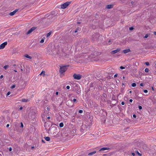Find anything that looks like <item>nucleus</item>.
<instances>
[{"instance_id": "nucleus-63", "label": "nucleus", "mask_w": 156, "mask_h": 156, "mask_svg": "<svg viewBox=\"0 0 156 156\" xmlns=\"http://www.w3.org/2000/svg\"><path fill=\"white\" fill-rule=\"evenodd\" d=\"M155 65H156V64H155Z\"/></svg>"}, {"instance_id": "nucleus-14", "label": "nucleus", "mask_w": 156, "mask_h": 156, "mask_svg": "<svg viewBox=\"0 0 156 156\" xmlns=\"http://www.w3.org/2000/svg\"><path fill=\"white\" fill-rule=\"evenodd\" d=\"M44 138L47 141H49L50 140V138L48 136L44 137Z\"/></svg>"}, {"instance_id": "nucleus-29", "label": "nucleus", "mask_w": 156, "mask_h": 156, "mask_svg": "<svg viewBox=\"0 0 156 156\" xmlns=\"http://www.w3.org/2000/svg\"><path fill=\"white\" fill-rule=\"evenodd\" d=\"M136 152L140 156H141V154H140L137 151H136Z\"/></svg>"}, {"instance_id": "nucleus-44", "label": "nucleus", "mask_w": 156, "mask_h": 156, "mask_svg": "<svg viewBox=\"0 0 156 156\" xmlns=\"http://www.w3.org/2000/svg\"><path fill=\"white\" fill-rule=\"evenodd\" d=\"M133 100L132 99H130L129 100V101L130 102H132V101H133Z\"/></svg>"}, {"instance_id": "nucleus-56", "label": "nucleus", "mask_w": 156, "mask_h": 156, "mask_svg": "<svg viewBox=\"0 0 156 156\" xmlns=\"http://www.w3.org/2000/svg\"><path fill=\"white\" fill-rule=\"evenodd\" d=\"M125 77L124 76L122 77V79L124 80L125 79Z\"/></svg>"}, {"instance_id": "nucleus-47", "label": "nucleus", "mask_w": 156, "mask_h": 156, "mask_svg": "<svg viewBox=\"0 0 156 156\" xmlns=\"http://www.w3.org/2000/svg\"><path fill=\"white\" fill-rule=\"evenodd\" d=\"M23 108V107H20V109H20V110H22V109Z\"/></svg>"}, {"instance_id": "nucleus-45", "label": "nucleus", "mask_w": 156, "mask_h": 156, "mask_svg": "<svg viewBox=\"0 0 156 156\" xmlns=\"http://www.w3.org/2000/svg\"><path fill=\"white\" fill-rule=\"evenodd\" d=\"M132 154L133 156H135V154L134 153H132Z\"/></svg>"}, {"instance_id": "nucleus-61", "label": "nucleus", "mask_w": 156, "mask_h": 156, "mask_svg": "<svg viewBox=\"0 0 156 156\" xmlns=\"http://www.w3.org/2000/svg\"><path fill=\"white\" fill-rule=\"evenodd\" d=\"M122 85H124V83H122Z\"/></svg>"}, {"instance_id": "nucleus-12", "label": "nucleus", "mask_w": 156, "mask_h": 156, "mask_svg": "<svg viewBox=\"0 0 156 156\" xmlns=\"http://www.w3.org/2000/svg\"><path fill=\"white\" fill-rule=\"evenodd\" d=\"M113 7V5H108L107 6V8L108 9H110L112 8Z\"/></svg>"}, {"instance_id": "nucleus-13", "label": "nucleus", "mask_w": 156, "mask_h": 156, "mask_svg": "<svg viewBox=\"0 0 156 156\" xmlns=\"http://www.w3.org/2000/svg\"><path fill=\"white\" fill-rule=\"evenodd\" d=\"M96 153V151H93L88 154V155H92Z\"/></svg>"}, {"instance_id": "nucleus-21", "label": "nucleus", "mask_w": 156, "mask_h": 156, "mask_svg": "<svg viewBox=\"0 0 156 156\" xmlns=\"http://www.w3.org/2000/svg\"><path fill=\"white\" fill-rule=\"evenodd\" d=\"M9 67V66L8 65H5L4 66V68L5 69H6L7 68Z\"/></svg>"}, {"instance_id": "nucleus-2", "label": "nucleus", "mask_w": 156, "mask_h": 156, "mask_svg": "<svg viewBox=\"0 0 156 156\" xmlns=\"http://www.w3.org/2000/svg\"><path fill=\"white\" fill-rule=\"evenodd\" d=\"M71 2H67L61 5V8L63 9L66 8Z\"/></svg>"}, {"instance_id": "nucleus-50", "label": "nucleus", "mask_w": 156, "mask_h": 156, "mask_svg": "<svg viewBox=\"0 0 156 156\" xmlns=\"http://www.w3.org/2000/svg\"><path fill=\"white\" fill-rule=\"evenodd\" d=\"M58 92H57L56 93V95H58Z\"/></svg>"}, {"instance_id": "nucleus-55", "label": "nucleus", "mask_w": 156, "mask_h": 156, "mask_svg": "<svg viewBox=\"0 0 156 156\" xmlns=\"http://www.w3.org/2000/svg\"><path fill=\"white\" fill-rule=\"evenodd\" d=\"M14 71H15L16 72H17V70H16L14 69Z\"/></svg>"}, {"instance_id": "nucleus-43", "label": "nucleus", "mask_w": 156, "mask_h": 156, "mask_svg": "<svg viewBox=\"0 0 156 156\" xmlns=\"http://www.w3.org/2000/svg\"><path fill=\"white\" fill-rule=\"evenodd\" d=\"M3 75H1V76H0V78L1 79H2L3 78Z\"/></svg>"}, {"instance_id": "nucleus-40", "label": "nucleus", "mask_w": 156, "mask_h": 156, "mask_svg": "<svg viewBox=\"0 0 156 156\" xmlns=\"http://www.w3.org/2000/svg\"><path fill=\"white\" fill-rule=\"evenodd\" d=\"M121 104L122 105H124V104H125V103L124 101H122V102H121Z\"/></svg>"}, {"instance_id": "nucleus-28", "label": "nucleus", "mask_w": 156, "mask_h": 156, "mask_svg": "<svg viewBox=\"0 0 156 156\" xmlns=\"http://www.w3.org/2000/svg\"><path fill=\"white\" fill-rule=\"evenodd\" d=\"M79 28H77L76 29V30L74 32L75 33H76L77 32L78 30H79Z\"/></svg>"}, {"instance_id": "nucleus-41", "label": "nucleus", "mask_w": 156, "mask_h": 156, "mask_svg": "<svg viewBox=\"0 0 156 156\" xmlns=\"http://www.w3.org/2000/svg\"><path fill=\"white\" fill-rule=\"evenodd\" d=\"M140 85L141 86H142V87H143L144 86V84L143 83H141L140 84Z\"/></svg>"}, {"instance_id": "nucleus-22", "label": "nucleus", "mask_w": 156, "mask_h": 156, "mask_svg": "<svg viewBox=\"0 0 156 156\" xmlns=\"http://www.w3.org/2000/svg\"><path fill=\"white\" fill-rule=\"evenodd\" d=\"M146 72V73H148V72H149V69L147 68H146L145 69V70H144Z\"/></svg>"}, {"instance_id": "nucleus-18", "label": "nucleus", "mask_w": 156, "mask_h": 156, "mask_svg": "<svg viewBox=\"0 0 156 156\" xmlns=\"http://www.w3.org/2000/svg\"><path fill=\"white\" fill-rule=\"evenodd\" d=\"M51 31L49 32L47 34H46V37H48L49 36H50V35L51 34Z\"/></svg>"}, {"instance_id": "nucleus-60", "label": "nucleus", "mask_w": 156, "mask_h": 156, "mask_svg": "<svg viewBox=\"0 0 156 156\" xmlns=\"http://www.w3.org/2000/svg\"><path fill=\"white\" fill-rule=\"evenodd\" d=\"M152 89L153 90H154V88H153V87H152Z\"/></svg>"}, {"instance_id": "nucleus-36", "label": "nucleus", "mask_w": 156, "mask_h": 156, "mask_svg": "<svg viewBox=\"0 0 156 156\" xmlns=\"http://www.w3.org/2000/svg\"><path fill=\"white\" fill-rule=\"evenodd\" d=\"M133 117L134 118H136V116L135 114L133 115Z\"/></svg>"}, {"instance_id": "nucleus-51", "label": "nucleus", "mask_w": 156, "mask_h": 156, "mask_svg": "<svg viewBox=\"0 0 156 156\" xmlns=\"http://www.w3.org/2000/svg\"><path fill=\"white\" fill-rule=\"evenodd\" d=\"M9 124H7V125H6V127H9Z\"/></svg>"}, {"instance_id": "nucleus-25", "label": "nucleus", "mask_w": 156, "mask_h": 156, "mask_svg": "<svg viewBox=\"0 0 156 156\" xmlns=\"http://www.w3.org/2000/svg\"><path fill=\"white\" fill-rule=\"evenodd\" d=\"M23 123L21 122V126H20V127H21L22 128H23Z\"/></svg>"}, {"instance_id": "nucleus-34", "label": "nucleus", "mask_w": 156, "mask_h": 156, "mask_svg": "<svg viewBox=\"0 0 156 156\" xmlns=\"http://www.w3.org/2000/svg\"><path fill=\"white\" fill-rule=\"evenodd\" d=\"M139 108L140 110H141L142 109V107L141 106H139Z\"/></svg>"}, {"instance_id": "nucleus-37", "label": "nucleus", "mask_w": 156, "mask_h": 156, "mask_svg": "<svg viewBox=\"0 0 156 156\" xmlns=\"http://www.w3.org/2000/svg\"><path fill=\"white\" fill-rule=\"evenodd\" d=\"M15 85H12V87H11L12 88H15Z\"/></svg>"}, {"instance_id": "nucleus-15", "label": "nucleus", "mask_w": 156, "mask_h": 156, "mask_svg": "<svg viewBox=\"0 0 156 156\" xmlns=\"http://www.w3.org/2000/svg\"><path fill=\"white\" fill-rule=\"evenodd\" d=\"M24 56L25 57L27 58H30V59H31L32 58V57L29 56L27 54H26L24 55Z\"/></svg>"}, {"instance_id": "nucleus-5", "label": "nucleus", "mask_w": 156, "mask_h": 156, "mask_svg": "<svg viewBox=\"0 0 156 156\" xmlns=\"http://www.w3.org/2000/svg\"><path fill=\"white\" fill-rule=\"evenodd\" d=\"M37 28V27H32L30 29L28 32L26 33L27 35L30 34L34 30H35Z\"/></svg>"}, {"instance_id": "nucleus-59", "label": "nucleus", "mask_w": 156, "mask_h": 156, "mask_svg": "<svg viewBox=\"0 0 156 156\" xmlns=\"http://www.w3.org/2000/svg\"><path fill=\"white\" fill-rule=\"evenodd\" d=\"M129 93H132V91H130L129 92Z\"/></svg>"}, {"instance_id": "nucleus-52", "label": "nucleus", "mask_w": 156, "mask_h": 156, "mask_svg": "<svg viewBox=\"0 0 156 156\" xmlns=\"http://www.w3.org/2000/svg\"><path fill=\"white\" fill-rule=\"evenodd\" d=\"M47 109L48 110H50V108H49L48 107H47Z\"/></svg>"}, {"instance_id": "nucleus-16", "label": "nucleus", "mask_w": 156, "mask_h": 156, "mask_svg": "<svg viewBox=\"0 0 156 156\" xmlns=\"http://www.w3.org/2000/svg\"><path fill=\"white\" fill-rule=\"evenodd\" d=\"M29 101L28 99H23L22 100V101L23 102H27Z\"/></svg>"}, {"instance_id": "nucleus-3", "label": "nucleus", "mask_w": 156, "mask_h": 156, "mask_svg": "<svg viewBox=\"0 0 156 156\" xmlns=\"http://www.w3.org/2000/svg\"><path fill=\"white\" fill-rule=\"evenodd\" d=\"M74 79L77 80H79L81 79L82 77V76L80 74H74L73 76Z\"/></svg>"}, {"instance_id": "nucleus-26", "label": "nucleus", "mask_w": 156, "mask_h": 156, "mask_svg": "<svg viewBox=\"0 0 156 156\" xmlns=\"http://www.w3.org/2000/svg\"><path fill=\"white\" fill-rule=\"evenodd\" d=\"M44 40L43 39H42L40 41L41 43H43L44 42Z\"/></svg>"}, {"instance_id": "nucleus-42", "label": "nucleus", "mask_w": 156, "mask_h": 156, "mask_svg": "<svg viewBox=\"0 0 156 156\" xmlns=\"http://www.w3.org/2000/svg\"><path fill=\"white\" fill-rule=\"evenodd\" d=\"M12 148L11 147H9V151H12Z\"/></svg>"}, {"instance_id": "nucleus-62", "label": "nucleus", "mask_w": 156, "mask_h": 156, "mask_svg": "<svg viewBox=\"0 0 156 156\" xmlns=\"http://www.w3.org/2000/svg\"><path fill=\"white\" fill-rule=\"evenodd\" d=\"M110 42V40H109V42Z\"/></svg>"}, {"instance_id": "nucleus-54", "label": "nucleus", "mask_w": 156, "mask_h": 156, "mask_svg": "<svg viewBox=\"0 0 156 156\" xmlns=\"http://www.w3.org/2000/svg\"><path fill=\"white\" fill-rule=\"evenodd\" d=\"M50 117H49H49H47V119H50Z\"/></svg>"}, {"instance_id": "nucleus-57", "label": "nucleus", "mask_w": 156, "mask_h": 156, "mask_svg": "<svg viewBox=\"0 0 156 156\" xmlns=\"http://www.w3.org/2000/svg\"><path fill=\"white\" fill-rule=\"evenodd\" d=\"M34 148V147H31V148H32V149H33V148Z\"/></svg>"}, {"instance_id": "nucleus-1", "label": "nucleus", "mask_w": 156, "mask_h": 156, "mask_svg": "<svg viewBox=\"0 0 156 156\" xmlns=\"http://www.w3.org/2000/svg\"><path fill=\"white\" fill-rule=\"evenodd\" d=\"M57 11H53L51 13L50 15L48 16V19H55L57 15Z\"/></svg>"}, {"instance_id": "nucleus-58", "label": "nucleus", "mask_w": 156, "mask_h": 156, "mask_svg": "<svg viewBox=\"0 0 156 156\" xmlns=\"http://www.w3.org/2000/svg\"><path fill=\"white\" fill-rule=\"evenodd\" d=\"M77 23L78 24H80V22H77Z\"/></svg>"}, {"instance_id": "nucleus-20", "label": "nucleus", "mask_w": 156, "mask_h": 156, "mask_svg": "<svg viewBox=\"0 0 156 156\" xmlns=\"http://www.w3.org/2000/svg\"><path fill=\"white\" fill-rule=\"evenodd\" d=\"M136 85V83H133L132 84V87H135Z\"/></svg>"}, {"instance_id": "nucleus-39", "label": "nucleus", "mask_w": 156, "mask_h": 156, "mask_svg": "<svg viewBox=\"0 0 156 156\" xmlns=\"http://www.w3.org/2000/svg\"><path fill=\"white\" fill-rule=\"evenodd\" d=\"M117 76H118V74H115V75H114V77L115 78V77H117Z\"/></svg>"}, {"instance_id": "nucleus-48", "label": "nucleus", "mask_w": 156, "mask_h": 156, "mask_svg": "<svg viewBox=\"0 0 156 156\" xmlns=\"http://www.w3.org/2000/svg\"><path fill=\"white\" fill-rule=\"evenodd\" d=\"M42 142H43L44 143H45V141L44 140H42Z\"/></svg>"}, {"instance_id": "nucleus-46", "label": "nucleus", "mask_w": 156, "mask_h": 156, "mask_svg": "<svg viewBox=\"0 0 156 156\" xmlns=\"http://www.w3.org/2000/svg\"><path fill=\"white\" fill-rule=\"evenodd\" d=\"M131 3L132 5H133L134 4V2H133V1H132Z\"/></svg>"}, {"instance_id": "nucleus-24", "label": "nucleus", "mask_w": 156, "mask_h": 156, "mask_svg": "<svg viewBox=\"0 0 156 156\" xmlns=\"http://www.w3.org/2000/svg\"><path fill=\"white\" fill-rule=\"evenodd\" d=\"M79 112L80 113H82L83 112V111L82 110H80L79 111Z\"/></svg>"}, {"instance_id": "nucleus-19", "label": "nucleus", "mask_w": 156, "mask_h": 156, "mask_svg": "<svg viewBox=\"0 0 156 156\" xmlns=\"http://www.w3.org/2000/svg\"><path fill=\"white\" fill-rule=\"evenodd\" d=\"M64 124L62 122H61L60 123L59 126L60 127H62L63 126Z\"/></svg>"}, {"instance_id": "nucleus-11", "label": "nucleus", "mask_w": 156, "mask_h": 156, "mask_svg": "<svg viewBox=\"0 0 156 156\" xmlns=\"http://www.w3.org/2000/svg\"><path fill=\"white\" fill-rule=\"evenodd\" d=\"M75 90L76 91V93L78 94H79L81 93V90L80 88H77L75 89Z\"/></svg>"}, {"instance_id": "nucleus-49", "label": "nucleus", "mask_w": 156, "mask_h": 156, "mask_svg": "<svg viewBox=\"0 0 156 156\" xmlns=\"http://www.w3.org/2000/svg\"><path fill=\"white\" fill-rule=\"evenodd\" d=\"M20 70L22 72L23 71V70H24L22 68Z\"/></svg>"}, {"instance_id": "nucleus-27", "label": "nucleus", "mask_w": 156, "mask_h": 156, "mask_svg": "<svg viewBox=\"0 0 156 156\" xmlns=\"http://www.w3.org/2000/svg\"><path fill=\"white\" fill-rule=\"evenodd\" d=\"M145 64L147 66H149V64L148 62H146L145 63Z\"/></svg>"}, {"instance_id": "nucleus-53", "label": "nucleus", "mask_w": 156, "mask_h": 156, "mask_svg": "<svg viewBox=\"0 0 156 156\" xmlns=\"http://www.w3.org/2000/svg\"><path fill=\"white\" fill-rule=\"evenodd\" d=\"M154 34L155 35H156V32H154Z\"/></svg>"}, {"instance_id": "nucleus-9", "label": "nucleus", "mask_w": 156, "mask_h": 156, "mask_svg": "<svg viewBox=\"0 0 156 156\" xmlns=\"http://www.w3.org/2000/svg\"><path fill=\"white\" fill-rule=\"evenodd\" d=\"M130 51H131L129 49H127L123 50L122 51V52L124 54H126L128 52H130Z\"/></svg>"}, {"instance_id": "nucleus-8", "label": "nucleus", "mask_w": 156, "mask_h": 156, "mask_svg": "<svg viewBox=\"0 0 156 156\" xmlns=\"http://www.w3.org/2000/svg\"><path fill=\"white\" fill-rule=\"evenodd\" d=\"M18 11V9H16L15 10H14L12 12H10L9 14V15L10 16H13Z\"/></svg>"}, {"instance_id": "nucleus-32", "label": "nucleus", "mask_w": 156, "mask_h": 156, "mask_svg": "<svg viewBox=\"0 0 156 156\" xmlns=\"http://www.w3.org/2000/svg\"><path fill=\"white\" fill-rule=\"evenodd\" d=\"M144 92L145 93H147L148 92V90H144Z\"/></svg>"}, {"instance_id": "nucleus-10", "label": "nucleus", "mask_w": 156, "mask_h": 156, "mask_svg": "<svg viewBox=\"0 0 156 156\" xmlns=\"http://www.w3.org/2000/svg\"><path fill=\"white\" fill-rule=\"evenodd\" d=\"M109 148L108 147H103L101 148L99 151H104L105 150H108L109 149Z\"/></svg>"}, {"instance_id": "nucleus-31", "label": "nucleus", "mask_w": 156, "mask_h": 156, "mask_svg": "<svg viewBox=\"0 0 156 156\" xmlns=\"http://www.w3.org/2000/svg\"><path fill=\"white\" fill-rule=\"evenodd\" d=\"M10 94V91H9L6 94V96H8Z\"/></svg>"}, {"instance_id": "nucleus-33", "label": "nucleus", "mask_w": 156, "mask_h": 156, "mask_svg": "<svg viewBox=\"0 0 156 156\" xmlns=\"http://www.w3.org/2000/svg\"><path fill=\"white\" fill-rule=\"evenodd\" d=\"M120 68L121 69H124L125 68V67L122 66H121L120 67Z\"/></svg>"}, {"instance_id": "nucleus-38", "label": "nucleus", "mask_w": 156, "mask_h": 156, "mask_svg": "<svg viewBox=\"0 0 156 156\" xmlns=\"http://www.w3.org/2000/svg\"><path fill=\"white\" fill-rule=\"evenodd\" d=\"M76 99H75V98H74L73 99V101L74 102H76Z\"/></svg>"}, {"instance_id": "nucleus-6", "label": "nucleus", "mask_w": 156, "mask_h": 156, "mask_svg": "<svg viewBox=\"0 0 156 156\" xmlns=\"http://www.w3.org/2000/svg\"><path fill=\"white\" fill-rule=\"evenodd\" d=\"M7 44V42H5L0 45V49H2L4 48L5 46Z\"/></svg>"}, {"instance_id": "nucleus-23", "label": "nucleus", "mask_w": 156, "mask_h": 156, "mask_svg": "<svg viewBox=\"0 0 156 156\" xmlns=\"http://www.w3.org/2000/svg\"><path fill=\"white\" fill-rule=\"evenodd\" d=\"M133 29H134V28L133 27H129V30H133Z\"/></svg>"}, {"instance_id": "nucleus-7", "label": "nucleus", "mask_w": 156, "mask_h": 156, "mask_svg": "<svg viewBox=\"0 0 156 156\" xmlns=\"http://www.w3.org/2000/svg\"><path fill=\"white\" fill-rule=\"evenodd\" d=\"M120 49L118 48L116 50H114L111 52V54H114L115 53H116L119 52L120 51Z\"/></svg>"}, {"instance_id": "nucleus-35", "label": "nucleus", "mask_w": 156, "mask_h": 156, "mask_svg": "<svg viewBox=\"0 0 156 156\" xmlns=\"http://www.w3.org/2000/svg\"><path fill=\"white\" fill-rule=\"evenodd\" d=\"M66 88L67 89H69L70 88V86H66Z\"/></svg>"}, {"instance_id": "nucleus-17", "label": "nucleus", "mask_w": 156, "mask_h": 156, "mask_svg": "<svg viewBox=\"0 0 156 156\" xmlns=\"http://www.w3.org/2000/svg\"><path fill=\"white\" fill-rule=\"evenodd\" d=\"M42 74H43V76H44L45 75V72L44 71H42L40 75H41Z\"/></svg>"}, {"instance_id": "nucleus-4", "label": "nucleus", "mask_w": 156, "mask_h": 156, "mask_svg": "<svg viewBox=\"0 0 156 156\" xmlns=\"http://www.w3.org/2000/svg\"><path fill=\"white\" fill-rule=\"evenodd\" d=\"M67 68L66 66H64L60 67L59 69V72L61 73H62L64 72H65L67 70Z\"/></svg>"}, {"instance_id": "nucleus-30", "label": "nucleus", "mask_w": 156, "mask_h": 156, "mask_svg": "<svg viewBox=\"0 0 156 156\" xmlns=\"http://www.w3.org/2000/svg\"><path fill=\"white\" fill-rule=\"evenodd\" d=\"M148 37V35L147 34H146L144 36V38H147Z\"/></svg>"}]
</instances>
